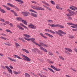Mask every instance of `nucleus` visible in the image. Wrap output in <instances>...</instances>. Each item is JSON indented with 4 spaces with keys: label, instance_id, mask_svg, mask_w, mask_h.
Here are the masks:
<instances>
[{
    "label": "nucleus",
    "instance_id": "f257e3e1",
    "mask_svg": "<svg viewBox=\"0 0 77 77\" xmlns=\"http://www.w3.org/2000/svg\"><path fill=\"white\" fill-rule=\"evenodd\" d=\"M23 36H25V37H23V39H25V40H26V41H30V40H31L33 44H35L36 45H38V46H39V47H40V49H41V50H42V51H44L46 53H47V52H48V51H47V50L46 49L43 48V47H41V45L38 44L36 42H34V41L35 40V38H30V37H31V36H30V35H28L26 34H23Z\"/></svg>",
    "mask_w": 77,
    "mask_h": 77
},
{
    "label": "nucleus",
    "instance_id": "f03ea898",
    "mask_svg": "<svg viewBox=\"0 0 77 77\" xmlns=\"http://www.w3.org/2000/svg\"><path fill=\"white\" fill-rule=\"evenodd\" d=\"M22 26L25 29H28V28H27V26H25L24 24H23V23H20V24H17V28L19 29H20V30H24V28H23Z\"/></svg>",
    "mask_w": 77,
    "mask_h": 77
},
{
    "label": "nucleus",
    "instance_id": "7ed1b4c3",
    "mask_svg": "<svg viewBox=\"0 0 77 77\" xmlns=\"http://www.w3.org/2000/svg\"><path fill=\"white\" fill-rule=\"evenodd\" d=\"M67 11L69 13L66 14L67 16H74V15H75L76 14L74 11H73L70 9H68Z\"/></svg>",
    "mask_w": 77,
    "mask_h": 77
},
{
    "label": "nucleus",
    "instance_id": "20e7f679",
    "mask_svg": "<svg viewBox=\"0 0 77 77\" xmlns=\"http://www.w3.org/2000/svg\"><path fill=\"white\" fill-rule=\"evenodd\" d=\"M21 56L24 57L23 58L24 60L28 62H30V61H31V59H30V58H29V57H27V56H26L25 55H23V54H21Z\"/></svg>",
    "mask_w": 77,
    "mask_h": 77
},
{
    "label": "nucleus",
    "instance_id": "39448f33",
    "mask_svg": "<svg viewBox=\"0 0 77 77\" xmlns=\"http://www.w3.org/2000/svg\"><path fill=\"white\" fill-rule=\"evenodd\" d=\"M51 27H59V28H61V29L64 28V26L61 25L59 24H56V25L53 24L51 25Z\"/></svg>",
    "mask_w": 77,
    "mask_h": 77
},
{
    "label": "nucleus",
    "instance_id": "423d86ee",
    "mask_svg": "<svg viewBox=\"0 0 77 77\" xmlns=\"http://www.w3.org/2000/svg\"><path fill=\"white\" fill-rule=\"evenodd\" d=\"M16 20H18V21H21L23 23V24H25V25H26V26H27V22L26 21L23 20L21 18L18 17H17L16 18Z\"/></svg>",
    "mask_w": 77,
    "mask_h": 77
},
{
    "label": "nucleus",
    "instance_id": "0eeeda50",
    "mask_svg": "<svg viewBox=\"0 0 77 77\" xmlns=\"http://www.w3.org/2000/svg\"><path fill=\"white\" fill-rule=\"evenodd\" d=\"M28 27L32 29H36V26L31 23H30L28 25Z\"/></svg>",
    "mask_w": 77,
    "mask_h": 77
},
{
    "label": "nucleus",
    "instance_id": "6e6552de",
    "mask_svg": "<svg viewBox=\"0 0 77 77\" xmlns=\"http://www.w3.org/2000/svg\"><path fill=\"white\" fill-rule=\"evenodd\" d=\"M7 5L8 6H11V7H12V8H15V9H17V11H20V10H19V9L17 8V7L14 6V5L12 4H11L10 3H7Z\"/></svg>",
    "mask_w": 77,
    "mask_h": 77
},
{
    "label": "nucleus",
    "instance_id": "1a4fd4ad",
    "mask_svg": "<svg viewBox=\"0 0 77 77\" xmlns=\"http://www.w3.org/2000/svg\"><path fill=\"white\" fill-rule=\"evenodd\" d=\"M22 14H23V15H24V16L25 17H27V16H28L29 15H30V13L26 11H25L24 12L23 11L22 12Z\"/></svg>",
    "mask_w": 77,
    "mask_h": 77
},
{
    "label": "nucleus",
    "instance_id": "9d476101",
    "mask_svg": "<svg viewBox=\"0 0 77 77\" xmlns=\"http://www.w3.org/2000/svg\"><path fill=\"white\" fill-rule=\"evenodd\" d=\"M5 68L7 69L8 71L10 73V74H12V70L8 66H5Z\"/></svg>",
    "mask_w": 77,
    "mask_h": 77
},
{
    "label": "nucleus",
    "instance_id": "9b49d317",
    "mask_svg": "<svg viewBox=\"0 0 77 77\" xmlns=\"http://www.w3.org/2000/svg\"><path fill=\"white\" fill-rule=\"evenodd\" d=\"M50 66L51 68H52V69H54L55 71H60V69H57V68H56L55 67L51 65Z\"/></svg>",
    "mask_w": 77,
    "mask_h": 77
},
{
    "label": "nucleus",
    "instance_id": "f8f14e48",
    "mask_svg": "<svg viewBox=\"0 0 77 77\" xmlns=\"http://www.w3.org/2000/svg\"><path fill=\"white\" fill-rule=\"evenodd\" d=\"M45 31L48 32H50V33H51L53 34H55V32H54V31L50 30V29H45Z\"/></svg>",
    "mask_w": 77,
    "mask_h": 77
},
{
    "label": "nucleus",
    "instance_id": "ddd939ff",
    "mask_svg": "<svg viewBox=\"0 0 77 77\" xmlns=\"http://www.w3.org/2000/svg\"><path fill=\"white\" fill-rule=\"evenodd\" d=\"M39 43L41 45V47H42V46H43V47H48V45H45L44 44H43V43H42V42H39Z\"/></svg>",
    "mask_w": 77,
    "mask_h": 77
},
{
    "label": "nucleus",
    "instance_id": "4468645a",
    "mask_svg": "<svg viewBox=\"0 0 77 77\" xmlns=\"http://www.w3.org/2000/svg\"><path fill=\"white\" fill-rule=\"evenodd\" d=\"M56 8L57 9H59V10H62L63 9V8L59 7V4H57L56 5Z\"/></svg>",
    "mask_w": 77,
    "mask_h": 77
},
{
    "label": "nucleus",
    "instance_id": "2eb2a0df",
    "mask_svg": "<svg viewBox=\"0 0 77 77\" xmlns=\"http://www.w3.org/2000/svg\"><path fill=\"white\" fill-rule=\"evenodd\" d=\"M13 56H14L13 57H14V58H15L17 57V58H18V59H22V58H21V57H20V56H19L17 55L14 54V55H13Z\"/></svg>",
    "mask_w": 77,
    "mask_h": 77
},
{
    "label": "nucleus",
    "instance_id": "dca6fc26",
    "mask_svg": "<svg viewBox=\"0 0 77 77\" xmlns=\"http://www.w3.org/2000/svg\"><path fill=\"white\" fill-rule=\"evenodd\" d=\"M36 10H41V11H44L45 10L42 8H41L40 7L37 6V7Z\"/></svg>",
    "mask_w": 77,
    "mask_h": 77
},
{
    "label": "nucleus",
    "instance_id": "f3484780",
    "mask_svg": "<svg viewBox=\"0 0 77 77\" xmlns=\"http://www.w3.org/2000/svg\"><path fill=\"white\" fill-rule=\"evenodd\" d=\"M65 50H67V51H68L70 52L71 53L72 51V50H71V48H65Z\"/></svg>",
    "mask_w": 77,
    "mask_h": 77
},
{
    "label": "nucleus",
    "instance_id": "a211bd4d",
    "mask_svg": "<svg viewBox=\"0 0 77 77\" xmlns=\"http://www.w3.org/2000/svg\"><path fill=\"white\" fill-rule=\"evenodd\" d=\"M45 34L46 35V36H49V37L50 38H53V36L50 34H48L47 33H45Z\"/></svg>",
    "mask_w": 77,
    "mask_h": 77
},
{
    "label": "nucleus",
    "instance_id": "6ab92c4d",
    "mask_svg": "<svg viewBox=\"0 0 77 77\" xmlns=\"http://www.w3.org/2000/svg\"><path fill=\"white\" fill-rule=\"evenodd\" d=\"M31 16H32V17H38V15L34 13H31Z\"/></svg>",
    "mask_w": 77,
    "mask_h": 77
},
{
    "label": "nucleus",
    "instance_id": "aec40b11",
    "mask_svg": "<svg viewBox=\"0 0 77 77\" xmlns=\"http://www.w3.org/2000/svg\"><path fill=\"white\" fill-rule=\"evenodd\" d=\"M2 6L4 8H5L6 9H7V10H8V11H9L11 10V8H10L9 7L5 5H3Z\"/></svg>",
    "mask_w": 77,
    "mask_h": 77
},
{
    "label": "nucleus",
    "instance_id": "412c9836",
    "mask_svg": "<svg viewBox=\"0 0 77 77\" xmlns=\"http://www.w3.org/2000/svg\"><path fill=\"white\" fill-rule=\"evenodd\" d=\"M40 35L42 36V37L44 38H45V39H47V37L45 36L44 35V34H43L42 33H40Z\"/></svg>",
    "mask_w": 77,
    "mask_h": 77
},
{
    "label": "nucleus",
    "instance_id": "4be33fe9",
    "mask_svg": "<svg viewBox=\"0 0 77 77\" xmlns=\"http://www.w3.org/2000/svg\"><path fill=\"white\" fill-rule=\"evenodd\" d=\"M22 50L23 51H24V52H25V53H27V54H29V51H28V50H27L25 49L22 48Z\"/></svg>",
    "mask_w": 77,
    "mask_h": 77
},
{
    "label": "nucleus",
    "instance_id": "5701e85b",
    "mask_svg": "<svg viewBox=\"0 0 77 77\" xmlns=\"http://www.w3.org/2000/svg\"><path fill=\"white\" fill-rule=\"evenodd\" d=\"M0 11L2 13H4V14H5L6 13V11L3 9H2L1 7H0Z\"/></svg>",
    "mask_w": 77,
    "mask_h": 77
},
{
    "label": "nucleus",
    "instance_id": "b1692460",
    "mask_svg": "<svg viewBox=\"0 0 77 77\" xmlns=\"http://www.w3.org/2000/svg\"><path fill=\"white\" fill-rule=\"evenodd\" d=\"M4 44L6 45H8V46H11L12 45V44L9 43L8 42H7V43H4Z\"/></svg>",
    "mask_w": 77,
    "mask_h": 77
},
{
    "label": "nucleus",
    "instance_id": "393cba45",
    "mask_svg": "<svg viewBox=\"0 0 77 77\" xmlns=\"http://www.w3.org/2000/svg\"><path fill=\"white\" fill-rule=\"evenodd\" d=\"M67 24L68 25H72V26H76V27H77V24H74L71 23H67Z\"/></svg>",
    "mask_w": 77,
    "mask_h": 77
},
{
    "label": "nucleus",
    "instance_id": "a878e982",
    "mask_svg": "<svg viewBox=\"0 0 77 77\" xmlns=\"http://www.w3.org/2000/svg\"><path fill=\"white\" fill-rule=\"evenodd\" d=\"M24 76L25 77H30V75L29 73H26L24 74Z\"/></svg>",
    "mask_w": 77,
    "mask_h": 77
},
{
    "label": "nucleus",
    "instance_id": "bb28decb",
    "mask_svg": "<svg viewBox=\"0 0 77 77\" xmlns=\"http://www.w3.org/2000/svg\"><path fill=\"white\" fill-rule=\"evenodd\" d=\"M1 39H4V40H6V41H9V40L7 38H5L4 37L1 36L0 37Z\"/></svg>",
    "mask_w": 77,
    "mask_h": 77
},
{
    "label": "nucleus",
    "instance_id": "cd10ccee",
    "mask_svg": "<svg viewBox=\"0 0 77 77\" xmlns=\"http://www.w3.org/2000/svg\"><path fill=\"white\" fill-rule=\"evenodd\" d=\"M8 58L9 59V60H10L13 61V62H17V61H16L15 60L11 58L10 57H8Z\"/></svg>",
    "mask_w": 77,
    "mask_h": 77
},
{
    "label": "nucleus",
    "instance_id": "c85d7f7f",
    "mask_svg": "<svg viewBox=\"0 0 77 77\" xmlns=\"http://www.w3.org/2000/svg\"><path fill=\"white\" fill-rule=\"evenodd\" d=\"M58 57L59 59H60L61 60H63V61L65 60V58H63V57H62V56H59Z\"/></svg>",
    "mask_w": 77,
    "mask_h": 77
},
{
    "label": "nucleus",
    "instance_id": "c756f323",
    "mask_svg": "<svg viewBox=\"0 0 77 77\" xmlns=\"http://www.w3.org/2000/svg\"><path fill=\"white\" fill-rule=\"evenodd\" d=\"M72 6H71V7H70L69 8L70 9L72 10V11H75V8H73V7Z\"/></svg>",
    "mask_w": 77,
    "mask_h": 77
},
{
    "label": "nucleus",
    "instance_id": "7c9ffc66",
    "mask_svg": "<svg viewBox=\"0 0 77 77\" xmlns=\"http://www.w3.org/2000/svg\"><path fill=\"white\" fill-rule=\"evenodd\" d=\"M37 6H35V5H32L31 6V8H33V9H35L36 10L37 9Z\"/></svg>",
    "mask_w": 77,
    "mask_h": 77
},
{
    "label": "nucleus",
    "instance_id": "2f4dec72",
    "mask_svg": "<svg viewBox=\"0 0 77 77\" xmlns=\"http://www.w3.org/2000/svg\"><path fill=\"white\" fill-rule=\"evenodd\" d=\"M47 21L48 23H52L53 22V20H51L50 19H48L47 20Z\"/></svg>",
    "mask_w": 77,
    "mask_h": 77
},
{
    "label": "nucleus",
    "instance_id": "473e14b6",
    "mask_svg": "<svg viewBox=\"0 0 77 77\" xmlns=\"http://www.w3.org/2000/svg\"><path fill=\"white\" fill-rule=\"evenodd\" d=\"M13 72L14 74H16V75H17V74H20V72H18L15 71H14Z\"/></svg>",
    "mask_w": 77,
    "mask_h": 77
},
{
    "label": "nucleus",
    "instance_id": "72a5a7b5",
    "mask_svg": "<svg viewBox=\"0 0 77 77\" xmlns=\"http://www.w3.org/2000/svg\"><path fill=\"white\" fill-rule=\"evenodd\" d=\"M15 1H17V2H19L20 3H24V2L21 0H14Z\"/></svg>",
    "mask_w": 77,
    "mask_h": 77
},
{
    "label": "nucleus",
    "instance_id": "f704fd0d",
    "mask_svg": "<svg viewBox=\"0 0 77 77\" xmlns=\"http://www.w3.org/2000/svg\"><path fill=\"white\" fill-rule=\"evenodd\" d=\"M48 69L50 70L51 72H53V73H54L55 72L53 70V69L51 68H48Z\"/></svg>",
    "mask_w": 77,
    "mask_h": 77
},
{
    "label": "nucleus",
    "instance_id": "c9c22d12",
    "mask_svg": "<svg viewBox=\"0 0 77 77\" xmlns=\"http://www.w3.org/2000/svg\"><path fill=\"white\" fill-rule=\"evenodd\" d=\"M67 18L70 20H72V18L70 16H67Z\"/></svg>",
    "mask_w": 77,
    "mask_h": 77
},
{
    "label": "nucleus",
    "instance_id": "e433bc0d",
    "mask_svg": "<svg viewBox=\"0 0 77 77\" xmlns=\"http://www.w3.org/2000/svg\"><path fill=\"white\" fill-rule=\"evenodd\" d=\"M47 61L48 63H51L52 64H53V63H54V62H53L51 61L50 60H47Z\"/></svg>",
    "mask_w": 77,
    "mask_h": 77
},
{
    "label": "nucleus",
    "instance_id": "4c0bfd02",
    "mask_svg": "<svg viewBox=\"0 0 77 77\" xmlns=\"http://www.w3.org/2000/svg\"><path fill=\"white\" fill-rule=\"evenodd\" d=\"M50 2L52 5H55V2H54V1L53 0H51L50 1Z\"/></svg>",
    "mask_w": 77,
    "mask_h": 77
},
{
    "label": "nucleus",
    "instance_id": "58836bf2",
    "mask_svg": "<svg viewBox=\"0 0 77 77\" xmlns=\"http://www.w3.org/2000/svg\"><path fill=\"white\" fill-rule=\"evenodd\" d=\"M5 31H6L7 32H9V33H12V32H11V30L9 29H6Z\"/></svg>",
    "mask_w": 77,
    "mask_h": 77
},
{
    "label": "nucleus",
    "instance_id": "ea45409f",
    "mask_svg": "<svg viewBox=\"0 0 77 77\" xmlns=\"http://www.w3.org/2000/svg\"><path fill=\"white\" fill-rule=\"evenodd\" d=\"M31 50L32 51H33V52H34V53H35V54L36 53V49H35V48L34 49H31Z\"/></svg>",
    "mask_w": 77,
    "mask_h": 77
},
{
    "label": "nucleus",
    "instance_id": "a19ab883",
    "mask_svg": "<svg viewBox=\"0 0 77 77\" xmlns=\"http://www.w3.org/2000/svg\"><path fill=\"white\" fill-rule=\"evenodd\" d=\"M31 2V3H34L35 4V5H39V4H38L37 2H36L35 1H32Z\"/></svg>",
    "mask_w": 77,
    "mask_h": 77
},
{
    "label": "nucleus",
    "instance_id": "79ce46f5",
    "mask_svg": "<svg viewBox=\"0 0 77 77\" xmlns=\"http://www.w3.org/2000/svg\"><path fill=\"white\" fill-rule=\"evenodd\" d=\"M15 45L16 47H20V45H19V44H18L17 43L15 42Z\"/></svg>",
    "mask_w": 77,
    "mask_h": 77
},
{
    "label": "nucleus",
    "instance_id": "37998d69",
    "mask_svg": "<svg viewBox=\"0 0 77 77\" xmlns=\"http://www.w3.org/2000/svg\"><path fill=\"white\" fill-rule=\"evenodd\" d=\"M29 11H30V12H34V13H35V14H37V12H35L34 10H33L32 9H30L29 10Z\"/></svg>",
    "mask_w": 77,
    "mask_h": 77
},
{
    "label": "nucleus",
    "instance_id": "c03bdc74",
    "mask_svg": "<svg viewBox=\"0 0 77 77\" xmlns=\"http://www.w3.org/2000/svg\"><path fill=\"white\" fill-rule=\"evenodd\" d=\"M48 54L50 56H53V54L51 53L50 51H48Z\"/></svg>",
    "mask_w": 77,
    "mask_h": 77
},
{
    "label": "nucleus",
    "instance_id": "a18cd8bd",
    "mask_svg": "<svg viewBox=\"0 0 77 77\" xmlns=\"http://www.w3.org/2000/svg\"><path fill=\"white\" fill-rule=\"evenodd\" d=\"M69 38L71 39H73L74 38V37L72 35H70L69 36Z\"/></svg>",
    "mask_w": 77,
    "mask_h": 77
},
{
    "label": "nucleus",
    "instance_id": "49530a36",
    "mask_svg": "<svg viewBox=\"0 0 77 77\" xmlns=\"http://www.w3.org/2000/svg\"><path fill=\"white\" fill-rule=\"evenodd\" d=\"M0 21L2 22H5V20H4L3 19L0 18Z\"/></svg>",
    "mask_w": 77,
    "mask_h": 77
},
{
    "label": "nucleus",
    "instance_id": "de8ad7c7",
    "mask_svg": "<svg viewBox=\"0 0 77 77\" xmlns=\"http://www.w3.org/2000/svg\"><path fill=\"white\" fill-rule=\"evenodd\" d=\"M58 32L59 33H62V32H63V31H62V30H59L58 31Z\"/></svg>",
    "mask_w": 77,
    "mask_h": 77
},
{
    "label": "nucleus",
    "instance_id": "09e8293b",
    "mask_svg": "<svg viewBox=\"0 0 77 77\" xmlns=\"http://www.w3.org/2000/svg\"><path fill=\"white\" fill-rule=\"evenodd\" d=\"M58 35H59V36H61V37H63V35L62 34H61L59 33V34H58Z\"/></svg>",
    "mask_w": 77,
    "mask_h": 77
},
{
    "label": "nucleus",
    "instance_id": "8fccbe9b",
    "mask_svg": "<svg viewBox=\"0 0 77 77\" xmlns=\"http://www.w3.org/2000/svg\"><path fill=\"white\" fill-rule=\"evenodd\" d=\"M43 70H45L46 71H48V69L45 68H43Z\"/></svg>",
    "mask_w": 77,
    "mask_h": 77
},
{
    "label": "nucleus",
    "instance_id": "3c124183",
    "mask_svg": "<svg viewBox=\"0 0 77 77\" xmlns=\"http://www.w3.org/2000/svg\"><path fill=\"white\" fill-rule=\"evenodd\" d=\"M47 9H48L49 11H52V10H51V9L49 7H48L47 8Z\"/></svg>",
    "mask_w": 77,
    "mask_h": 77
},
{
    "label": "nucleus",
    "instance_id": "603ef678",
    "mask_svg": "<svg viewBox=\"0 0 77 77\" xmlns=\"http://www.w3.org/2000/svg\"><path fill=\"white\" fill-rule=\"evenodd\" d=\"M62 34H63V35H66V33L65 32L63 31V32H62Z\"/></svg>",
    "mask_w": 77,
    "mask_h": 77
},
{
    "label": "nucleus",
    "instance_id": "864d4df0",
    "mask_svg": "<svg viewBox=\"0 0 77 77\" xmlns=\"http://www.w3.org/2000/svg\"><path fill=\"white\" fill-rule=\"evenodd\" d=\"M38 54H42V52L41 51H39V52H38Z\"/></svg>",
    "mask_w": 77,
    "mask_h": 77
},
{
    "label": "nucleus",
    "instance_id": "5fc2aeb1",
    "mask_svg": "<svg viewBox=\"0 0 77 77\" xmlns=\"http://www.w3.org/2000/svg\"><path fill=\"white\" fill-rule=\"evenodd\" d=\"M42 2L45 5V4L46 3V2L44 1H42Z\"/></svg>",
    "mask_w": 77,
    "mask_h": 77
},
{
    "label": "nucleus",
    "instance_id": "6e6d98bb",
    "mask_svg": "<svg viewBox=\"0 0 77 77\" xmlns=\"http://www.w3.org/2000/svg\"><path fill=\"white\" fill-rule=\"evenodd\" d=\"M45 5H46V6H50V5H49V4L47 3H46L45 4Z\"/></svg>",
    "mask_w": 77,
    "mask_h": 77
},
{
    "label": "nucleus",
    "instance_id": "4d7b16f0",
    "mask_svg": "<svg viewBox=\"0 0 77 77\" xmlns=\"http://www.w3.org/2000/svg\"><path fill=\"white\" fill-rule=\"evenodd\" d=\"M72 30H73V31H75L76 32H77V29H72Z\"/></svg>",
    "mask_w": 77,
    "mask_h": 77
},
{
    "label": "nucleus",
    "instance_id": "13d9d810",
    "mask_svg": "<svg viewBox=\"0 0 77 77\" xmlns=\"http://www.w3.org/2000/svg\"><path fill=\"white\" fill-rule=\"evenodd\" d=\"M35 51H36L38 53L40 51L39 49H35Z\"/></svg>",
    "mask_w": 77,
    "mask_h": 77
},
{
    "label": "nucleus",
    "instance_id": "bf43d9fd",
    "mask_svg": "<svg viewBox=\"0 0 77 77\" xmlns=\"http://www.w3.org/2000/svg\"><path fill=\"white\" fill-rule=\"evenodd\" d=\"M1 67L2 68H3V69H5V67L4 66H1Z\"/></svg>",
    "mask_w": 77,
    "mask_h": 77
},
{
    "label": "nucleus",
    "instance_id": "052dcab7",
    "mask_svg": "<svg viewBox=\"0 0 77 77\" xmlns=\"http://www.w3.org/2000/svg\"><path fill=\"white\" fill-rule=\"evenodd\" d=\"M9 25L10 26H11V27H13L14 26V25L12 23H10Z\"/></svg>",
    "mask_w": 77,
    "mask_h": 77
},
{
    "label": "nucleus",
    "instance_id": "680f3d73",
    "mask_svg": "<svg viewBox=\"0 0 77 77\" xmlns=\"http://www.w3.org/2000/svg\"><path fill=\"white\" fill-rule=\"evenodd\" d=\"M5 75L7 76V77H10V75L8 73L7 74Z\"/></svg>",
    "mask_w": 77,
    "mask_h": 77
},
{
    "label": "nucleus",
    "instance_id": "e2e57ef3",
    "mask_svg": "<svg viewBox=\"0 0 77 77\" xmlns=\"http://www.w3.org/2000/svg\"><path fill=\"white\" fill-rule=\"evenodd\" d=\"M9 67L11 68V69H14V67H12V66H11V65H10L9 66Z\"/></svg>",
    "mask_w": 77,
    "mask_h": 77
},
{
    "label": "nucleus",
    "instance_id": "0e129e2a",
    "mask_svg": "<svg viewBox=\"0 0 77 77\" xmlns=\"http://www.w3.org/2000/svg\"><path fill=\"white\" fill-rule=\"evenodd\" d=\"M38 75H39V76H40L41 77H42V75H41V74L40 73H38Z\"/></svg>",
    "mask_w": 77,
    "mask_h": 77
},
{
    "label": "nucleus",
    "instance_id": "69168bd1",
    "mask_svg": "<svg viewBox=\"0 0 77 77\" xmlns=\"http://www.w3.org/2000/svg\"><path fill=\"white\" fill-rule=\"evenodd\" d=\"M14 14L15 16H18V15H17V14L15 12H14Z\"/></svg>",
    "mask_w": 77,
    "mask_h": 77
},
{
    "label": "nucleus",
    "instance_id": "338daca9",
    "mask_svg": "<svg viewBox=\"0 0 77 77\" xmlns=\"http://www.w3.org/2000/svg\"><path fill=\"white\" fill-rule=\"evenodd\" d=\"M74 50L76 53H77V49L75 48H74Z\"/></svg>",
    "mask_w": 77,
    "mask_h": 77
},
{
    "label": "nucleus",
    "instance_id": "774afa93",
    "mask_svg": "<svg viewBox=\"0 0 77 77\" xmlns=\"http://www.w3.org/2000/svg\"><path fill=\"white\" fill-rule=\"evenodd\" d=\"M72 7H73V8H75V9H76V10H77V8L75 7V6H72Z\"/></svg>",
    "mask_w": 77,
    "mask_h": 77
}]
</instances>
